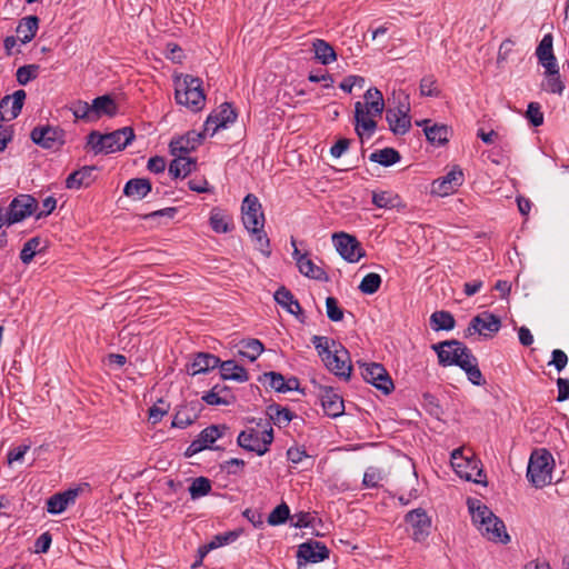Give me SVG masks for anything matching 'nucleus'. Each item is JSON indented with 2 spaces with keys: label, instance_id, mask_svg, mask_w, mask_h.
Returning <instances> with one entry per match:
<instances>
[{
  "label": "nucleus",
  "instance_id": "56",
  "mask_svg": "<svg viewBox=\"0 0 569 569\" xmlns=\"http://www.w3.org/2000/svg\"><path fill=\"white\" fill-rule=\"evenodd\" d=\"M420 94L426 97H437L439 90L437 87V80L433 76H426L420 81Z\"/></svg>",
  "mask_w": 569,
  "mask_h": 569
},
{
  "label": "nucleus",
  "instance_id": "5",
  "mask_svg": "<svg viewBox=\"0 0 569 569\" xmlns=\"http://www.w3.org/2000/svg\"><path fill=\"white\" fill-rule=\"evenodd\" d=\"M38 206L39 203L33 196L18 194L10 201L6 211L0 208V229L20 223L29 217H36Z\"/></svg>",
  "mask_w": 569,
  "mask_h": 569
},
{
  "label": "nucleus",
  "instance_id": "21",
  "mask_svg": "<svg viewBox=\"0 0 569 569\" xmlns=\"http://www.w3.org/2000/svg\"><path fill=\"white\" fill-rule=\"evenodd\" d=\"M298 566L306 563H318L329 558V549L319 541L303 542L299 546Z\"/></svg>",
  "mask_w": 569,
  "mask_h": 569
},
{
  "label": "nucleus",
  "instance_id": "45",
  "mask_svg": "<svg viewBox=\"0 0 569 569\" xmlns=\"http://www.w3.org/2000/svg\"><path fill=\"white\" fill-rule=\"evenodd\" d=\"M400 159V153L393 148H383L370 153L369 156V160L371 162H376L385 167H390L399 162Z\"/></svg>",
  "mask_w": 569,
  "mask_h": 569
},
{
  "label": "nucleus",
  "instance_id": "50",
  "mask_svg": "<svg viewBox=\"0 0 569 569\" xmlns=\"http://www.w3.org/2000/svg\"><path fill=\"white\" fill-rule=\"evenodd\" d=\"M381 282L380 274L370 272L362 278L358 289L365 295H373L379 290Z\"/></svg>",
  "mask_w": 569,
  "mask_h": 569
},
{
  "label": "nucleus",
  "instance_id": "38",
  "mask_svg": "<svg viewBox=\"0 0 569 569\" xmlns=\"http://www.w3.org/2000/svg\"><path fill=\"white\" fill-rule=\"evenodd\" d=\"M312 50L315 58L323 66H328L337 60L333 47L322 39H316L312 42Z\"/></svg>",
  "mask_w": 569,
  "mask_h": 569
},
{
  "label": "nucleus",
  "instance_id": "22",
  "mask_svg": "<svg viewBox=\"0 0 569 569\" xmlns=\"http://www.w3.org/2000/svg\"><path fill=\"white\" fill-rule=\"evenodd\" d=\"M26 96V91L22 89L14 91L11 96H4L0 100V120L11 121L16 119L21 112Z\"/></svg>",
  "mask_w": 569,
  "mask_h": 569
},
{
  "label": "nucleus",
  "instance_id": "48",
  "mask_svg": "<svg viewBox=\"0 0 569 569\" xmlns=\"http://www.w3.org/2000/svg\"><path fill=\"white\" fill-rule=\"evenodd\" d=\"M212 489L211 481L206 477L194 478L189 487V495L192 500H197L210 493Z\"/></svg>",
  "mask_w": 569,
  "mask_h": 569
},
{
  "label": "nucleus",
  "instance_id": "24",
  "mask_svg": "<svg viewBox=\"0 0 569 569\" xmlns=\"http://www.w3.org/2000/svg\"><path fill=\"white\" fill-rule=\"evenodd\" d=\"M320 400L327 416L337 418L343 413V399L333 388H321Z\"/></svg>",
  "mask_w": 569,
  "mask_h": 569
},
{
  "label": "nucleus",
  "instance_id": "26",
  "mask_svg": "<svg viewBox=\"0 0 569 569\" xmlns=\"http://www.w3.org/2000/svg\"><path fill=\"white\" fill-rule=\"evenodd\" d=\"M417 126L423 128L427 140L432 144L442 146L449 139V128L445 124H431V120L425 119L417 121Z\"/></svg>",
  "mask_w": 569,
  "mask_h": 569
},
{
  "label": "nucleus",
  "instance_id": "7",
  "mask_svg": "<svg viewBox=\"0 0 569 569\" xmlns=\"http://www.w3.org/2000/svg\"><path fill=\"white\" fill-rule=\"evenodd\" d=\"M273 441V430L269 428H247L242 430L238 438V445L247 450L263 456L269 451V447Z\"/></svg>",
  "mask_w": 569,
  "mask_h": 569
},
{
  "label": "nucleus",
  "instance_id": "6",
  "mask_svg": "<svg viewBox=\"0 0 569 569\" xmlns=\"http://www.w3.org/2000/svg\"><path fill=\"white\" fill-rule=\"evenodd\" d=\"M552 465L553 458L550 452L545 449L533 451L527 468L528 480L536 488H542L549 485L552 480Z\"/></svg>",
  "mask_w": 569,
  "mask_h": 569
},
{
  "label": "nucleus",
  "instance_id": "23",
  "mask_svg": "<svg viewBox=\"0 0 569 569\" xmlns=\"http://www.w3.org/2000/svg\"><path fill=\"white\" fill-rule=\"evenodd\" d=\"M134 131L130 127L118 129L113 132L104 134L106 153H113L124 149L134 139Z\"/></svg>",
  "mask_w": 569,
  "mask_h": 569
},
{
  "label": "nucleus",
  "instance_id": "60",
  "mask_svg": "<svg viewBox=\"0 0 569 569\" xmlns=\"http://www.w3.org/2000/svg\"><path fill=\"white\" fill-rule=\"evenodd\" d=\"M104 144V134L93 131L88 136V146L94 151V153H106Z\"/></svg>",
  "mask_w": 569,
  "mask_h": 569
},
{
  "label": "nucleus",
  "instance_id": "15",
  "mask_svg": "<svg viewBox=\"0 0 569 569\" xmlns=\"http://www.w3.org/2000/svg\"><path fill=\"white\" fill-rule=\"evenodd\" d=\"M322 361L335 376L345 380L350 379L352 370L350 356L349 351L342 345L331 350V355L327 356Z\"/></svg>",
  "mask_w": 569,
  "mask_h": 569
},
{
  "label": "nucleus",
  "instance_id": "36",
  "mask_svg": "<svg viewBox=\"0 0 569 569\" xmlns=\"http://www.w3.org/2000/svg\"><path fill=\"white\" fill-rule=\"evenodd\" d=\"M209 223L211 229L217 233H227L231 231L232 218L220 208H213L210 211Z\"/></svg>",
  "mask_w": 569,
  "mask_h": 569
},
{
  "label": "nucleus",
  "instance_id": "9",
  "mask_svg": "<svg viewBox=\"0 0 569 569\" xmlns=\"http://www.w3.org/2000/svg\"><path fill=\"white\" fill-rule=\"evenodd\" d=\"M393 99H397V104L387 109L386 120L395 134L402 136L411 127L409 96L400 92L397 97L393 96Z\"/></svg>",
  "mask_w": 569,
  "mask_h": 569
},
{
  "label": "nucleus",
  "instance_id": "61",
  "mask_svg": "<svg viewBox=\"0 0 569 569\" xmlns=\"http://www.w3.org/2000/svg\"><path fill=\"white\" fill-rule=\"evenodd\" d=\"M551 357L552 358L548 363L549 366H553L559 372L566 368L568 363V357L562 350L555 349L551 353Z\"/></svg>",
  "mask_w": 569,
  "mask_h": 569
},
{
  "label": "nucleus",
  "instance_id": "43",
  "mask_svg": "<svg viewBox=\"0 0 569 569\" xmlns=\"http://www.w3.org/2000/svg\"><path fill=\"white\" fill-rule=\"evenodd\" d=\"M372 203L377 208L381 209H393L400 206L401 200L400 197L393 191H373L372 192Z\"/></svg>",
  "mask_w": 569,
  "mask_h": 569
},
{
  "label": "nucleus",
  "instance_id": "57",
  "mask_svg": "<svg viewBox=\"0 0 569 569\" xmlns=\"http://www.w3.org/2000/svg\"><path fill=\"white\" fill-rule=\"evenodd\" d=\"M326 309L327 316L331 321L338 322L343 319V310L339 307L336 298L328 297L326 299Z\"/></svg>",
  "mask_w": 569,
  "mask_h": 569
},
{
  "label": "nucleus",
  "instance_id": "40",
  "mask_svg": "<svg viewBox=\"0 0 569 569\" xmlns=\"http://www.w3.org/2000/svg\"><path fill=\"white\" fill-rule=\"evenodd\" d=\"M267 415L270 420L278 426L279 428L287 427L291 420L293 419V412L284 407L279 405H271L267 408Z\"/></svg>",
  "mask_w": 569,
  "mask_h": 569
},
{
  "label": "nucleus",
  "instance_id": "25",
  "mask_svg": "<svg viewBox=\"0 0 569 569\" xmlns=\"http://www.w3.org/2000/svg\"><path fill=\"white\" fill-rule=\"evenodd\" d=\"M79 492V488H73L51 496L47 500V511L51 515L62 513L71 503L74 502Z\"/></svg>",
  "mask_w": 569,
  "mask_h": 569
},
{
  "label": "nucleus",
  "instance_id": "59",
  "mask_svg": "<svg viewBox=\"0 0 569 569\" xmlns=\"http://www.w3.org/2000/svg\"><path fill=\"white\" fill-rule=\"evenodd\" d=\"M526 114L533 127H539L543 123V113L538 102H530Z\"/></svg>",
  "mask_w": 569,
  "mask_h": 569
},
{
  "label": "nucleus",
  "instance_id": "58",
  "mask_svg": "<svg viewBox=\"0 0 569 569\" xmlns=\"http://www.w3.org/2000/svg\"><path fill=\"white\" fill-rule=\"evenodd\" d=\"M381 481H382V473H381L380 469L375 468V467H369L366 470V472L363 475L362 483L367 488H376L380 485Z\"/></svg>",
  "mask_w": 569,
  "mask_h": 569
},
{
  "label": "nucleus",
  "instance_id": "13",
  "mask_svg": "<svg viewBox=\"0 0 569 569\" xmlns=\"http://www.w3.org/2000/svg\"><path fill=\"white\" fill-rule=\"evenodd\" d=\"M227 427L223 425H211L204 428L186 449L184 456L190 458L194 455L211 449L212 445L224 436Z\"/></svg>",
  "mask_w": 569,
  "mask_h": 569
},
{
  "label": "nucleus",
  "instance_id": "41",
  "mask_svg": "<svg viewBox=\"0 0 569 569\" xmlns=\"http://www.w3.org/2000/svg\"><path fill=\"white\" fill-rule=\"evenodd\" d=\"M93 116L100 118L102 116L113 117L117 113V104L109 96H101L92 100Z\"/></svg>",
  "mask_w": 569,
  "mask_h": 569
},
{
  "label": "nucleus",
  "instance_id": "20",
  "mask_svg": "<svg viewBox=\"0 0 569 569\" xmlns=\"http://www.w3.org/2000/svg\"><path fill=\"white\" fill-rule=\"evenodd\" d=\"M204 132L190 130L170 141L169 148L172 156H187L194 151L203 141Z\"/></svg>",
  "mask_w": 569,
  "mask_h": 569
},
{
  "label": "nucleus",
  "instance_id": "55",
  "mask_svg": "<svg viewBox=\"0 0 569 569\" xmlns=\"http://www.w3.org/2000/svg\"><path fill=\"white\" fill-rule=\"evenodd\" d=\"M70 110L77 119H91L93 116L92 103L86 101H76L71 104Z\"/></svg>",
  "mask_w": 569,
  "mask_h": 569
},
{
  "label": "nucleus",
  "instance_id": "63",
  "mask_svg": "<svg viewBox=\"0 0 569 569\" xmlns=\"http://www.w3.org/2000/svg\"><path fill=\"white\" fill-rule=\"evenodd\" d=\"M52 538L49 532L41 533L34 542L36 552L46 553L49 550Z\"/></svg>",
  "mask_w": 569,
  "mask_h": 569
},
{
  "label": "nucleus",
  "instance_id": "12",
  "mask_svg": "<svg viewBox=\"0 0 569 569\" xmlns=\"http://www.w3.org/2000/svg\"><path fill=\"white\" fill-rule=\"evenodd\" d=\"M332 242L338 253L348 262H358L366 254L357 238L346 232L333 233Z\"/></svg>",
  "mask_w": 569,
  "mask_h": 569
},
{
  "label": "nucleus",
  "instance_id": "51",
  "mask_svg": "<svg viewBox=\"0 0 569 569\" xmlns=\"http://www.w3.org/2000/svg\"><path fill=\"white\" fill-rule=\"evenodd\" d=\"M247 230L251 234V238L254 242L256 248L261 253H263L266 257H269L270 256V250H269L270 242H269V238H268L267 233L263 231V227L256 228L254 230L253 229H247Z\"/></svg>",
  "mask_w": 569,
  "mask_h": 569
},
{
  "label": "nucleus",
  "instance_id": "54",
  "mask_svg": "<svg viewBox=\"0 0 569 569\" xmlns=\"http://www.w3.org/2000/svg\"><path fill=\"white\" fill-rule=\"evenodd\" d=\"M39 66L37 64H27L18 68L17 70V81L21 86H26L31 80L36 79L38 76Z\"/></svg>",
  "mask_w": 569,
  "mask_h": 569
},
{
  "label": "nucleus",
  "instance_id": "52",
  "mask_svg": "<svg viewBox=\"0 0 569 569\" xmlns=\"http://www.w3.org/2000/svg\"><path fill=\"white\" fill-rule=\"evenodd\" d=\"M40 243V238L33 237L23 244L20 251V259L24 264H29L33 260Z\"/></svg>",
  "mask_w": 569,
  "mask_h": 569
},
{
  "label": "nucleus",
  "instance_id": "16",
  "mask_svg": "<svg viewBox=\"0 0 569 569\" xmlns=\"http://www.w3.org/2000/svg\"><path fill=\"white\" fill-rule=\"evenodd\" d=\"M236 119V111L230 103L224 102L208 116L203 124V132L212 137L219 129L233 123Z\"/></svg>",
  "mask_w": 569,
  "mask_h": 569
},
{
  "label": "nucleus",
  "instance_id": "18",
  "mask_svg": "<svg viewBox=\"0 0 569 569\" xmlns=\"http://www.w3.org/2000/svg\"><path fill=\"white\" fill-rule=\"evenodd\" d=\"M406 522L409 525L411 538L416 542H423L431 528V519L422 508H417L406 515Z\"/></svg>",
  "mask_w": 569,
  "mask_h": 569
},
{
  "label": "nucleus",
  "instance_id": "39",
  "mask_svg": "<svg viewBox=\"0 0 569 569\" xmlns=\"http://www.w3.org/2000/svg\"><path fill=\"white\" fill-rule=\"evenodd\" d=\"M274 300L278 305H280L286 311H288L291 315H298L301 311V307L298 300L284 287L279 288L274 292Z\"/></svg>",
  "mask_w": 569,
  "mask_h": 569
},
{
  "label": "nucleus",
  "instance_id": "33",
  "mask_svg": "<svg viewBox=\"0 0 569 569\" xmlns=\"http://www.w3.org/2000/svg\"><path fill=\"white\" fill-rule=\"evenodd\" d=\"M220 368V373L222 379L224 380H234L238 382H246L249 379V375L247 370L237 365L233 360H227L219 363L218 366Z\"/></svg>",
  "mask_w": 569,
  "mask_h": 569
},
{
  "label": "nucleus",
  "instance_id": "27",
  "mask_svg": "<svg viewBox=\"0 0 569 569\" xmlns=\"http://www.w3.org/2000/svg\"><path fill=\"white\" fill-rule=\"evenodd\" d=\"M536 56L539 63L545 68H555L558 66L556 56L553 53V38L551 33H547L542 37L536 49Z\"/></svg>",
  "mask_w": 569,
  "mask_h": 569
},
{
  "label": "nucleus",
  "instance_id": "31",
  "mask_svg": "<svg viewBox=\"0 0 569 569\" xmlns=\"http://www.w3.org/2000/svg\"><path fill=\"white\" fill-rule=\"evenodd\" d=\"M151 191V183L144 178H134L127 181L123 193L132 200H142Z\"/></svg>",
  "mask_w": 569,
  "mask_h": 569
},
{
  "label": "nucleus",
  "instance_id": "49",
  "mask_svg": "<svg viewBox=\"0 0 569 569\" xmlns=\"http://www.w3.org/2000/svg\"><path fill=\"white\" fill-rule=\"evenodd\" d=\"M312 343L321 360H325L327 356L331 355V350L341 346V343L322 336H313Z\"/></svg>",
  "mask_w": 569,
  "mask_h": 569
},
{
  "label": "nucleus",
  "instance_id": "3",
  "mask_svg": "<svg viewBox=\"0 0 569 569\" xmlns=\"http://www.w3.org/2000/svg\"><path fill=\"white\" fill-rule=\"evenodd\" d=\"M174 98L178 104L192 112H198L206 104V96L202 89V80L190 76L179 74L173 78Z\"/></svg>",
  "mask_w": 569,
  "mask_h": 569
},
{
  "label": "nucleus",
  "instance_id": "42",
  "mask_svg": "<svg viewBox=\"0 0 569 569\" xmlns=\"http://www.w3.org/2000/svg\"><path fill=\"white\" fill-rule=\"evenodd\" d=\"M239 535L236 531H228L214 536L207 545L199 548L200 559H202L209 551L236 541Z\"/></svg>",
  "mask_w": 569,
  "mask_h": 569
},
{
  "label": "nucleus",
  "instance_id": "28",
  "mask_svg": "<svg viewBox=\"0 0 569 569\" xmlns=\"http://www.w3.org/2000/svg\"><path fill=\"white\" fill-rule=\"evenodd\" d=\"M220 363V359L211 353L200 352L198 353L192 362L188 366V372L191 376L206 373L209 370L217 368Z\"/></svg>",
  "mask_w": 569,
  "mask_h": 569
},
{
  "label": "nucleus",
  "instance_id": "32",
  "mask_svg": "<svg viewBox=\"0 0 569 569\" xmlns=\"http://www.w3.org/2000/svg\"><path fill=\"white\" fill-rule=\"evenodd\" d=\"M202 400L209 406H228L234 400V397L227 387L214 386L202 396Z\"/></svg>",
  "mask_w": 569,
  "mask_h": 569
},
{
  "label": "nucleus",
  "instance_id": "1",
  "mask_svg": "<svg viewBox=\"0 0 569 569\" xmlns=\"http://www.w3.org/2000/svg\"><path fill=\"white\" fill-rule=\"evenodd\" d=\"M437 352L439 365L443 367L458 366L468 380L475 386H482L486 380L479 369L478 360L471 350L458 340H447L432 346Z\"/></svg>",
  "mask_w": 569,
  "mask_h": 569
},
{
  "label": "nucleus",
  "instance_id": "11",
  "mask_svg": "<svg viewBox=\"0 0 569 569\" xmlns=\"http://www.w3.org/2000/svg\"><path fill=\"white\" fill-rule=\"evenodd\" d=\"M501 328V320L496 315L485 311L473 317L465 331L466 337L476 333L485 337H493Z\"/></svg>",
  "mask_w": 569,
  "mask_h": 569
},
{
  "label": "nucleus",
  "instance_id": "30",
  "mask_svg": "<svg viewBox=\"0 0 569 569\" xmlns=\"http://www.w3.org/2000/svg\"><path fill=\"white\" fill-rule=\"evenodd\" d=\"M169 164V173L173 179L186 178L196 170L197 160L187 156H173Z\"/></svg>",
  "mask_w": 569,
  "mask_h": 569
},
{
  "label": "nucleus",
  "instance_id": "8",
  "mask_svg": "<svg viewBox=\"0 0 569 569\" xmlns=\"http://www.w3.org/2000/svg\"><path fill=\"white\" fill-rule=\"evenodd\" d=\"M451 466L461 479L472 481L478 485H486V476L481 468L480 460L472 456H463L462 449H456L452 451Z\"/></svg>",
  "mask_w": 569,
  "mask_h": 569
},
{
  "label": "nucleus",
  "instance_id": "37",
  "mask_svg": "<svg viewBox=\"0 0 569 569\" xmlns=\"http://www.w3.org/2000/svg\"><path fill=\"white\" fill-rule=\"evenodd\" d=\"M39 28V19L36 16H27L19 22L17 27V34L22 43L30 42L37 33Z\"/></svg>",
  "mask_w": 569,
  "mask_h": 569
},
{
  "label": "nucleus",
  "instance_id": "44",
  "mask_svg": "<svg viewBox=\"0 0 569 569\" xmlns=\"http://www.w3.org/2000/svg\"><path fill=\"white\" fill-rule=\"evenodd\" d=\"M263 350L264 348L260 340L248 339L241 341L238 353L239 356L248 359L250 362H253L262 353Z\"/></svg>",
  "mask_w": 569,
  "mask_h": 569
},
{
  "label": "nucleus",
  "instance_id": "53",
  "mask_svg": "<svg viewBox=\"0 0 569 569\" xmlns=\"http://www.w3.org/2000/svg\"><path fill=\"white\" fill-rule=\"evenodd\" d=\"M290 516V509L286 503L277 506L268 516V523L278 526L284 523Z\"/></svg>",
  "mask_w": 569,
  "mask_h": 569
},
{
  "label": "nucleus",
  "instance_id": "64",
  "mask_svg": "<svg viewBox=\"0 0 569 569\" xmlns=\"http://www.w3.org/2000/svg\"><path fill=\"white\" fill-rule=\"evenodd\" d=\"M557 387H558L557 401L561 402V401L569 400V379L558 378Z\"/></svg>",
  "mask_w": 569,
  "mask_h": 569
},
{
  "label": "nucleus",
  "instance_id": "10",
  "mask_svg": "<svg viewBox=\"0 0 569 569\" xmlns=\"http://www.w3.org/2000/svg\"><path fill=\"white\" fill-rule=\"evenodd\" d=\"M30 138L33 143L48 150H59L64 144V131L53 126L33 128Z\"/></svg>",
  "mask_w": 569,
  "mask_h": 569
},
{
  "label": "nucleus",
  "instance_id": "14",
  "mask_svg": "<svg viewBox=\"0 0 569 569\" xmlns=\"http://www.w3.org/2000/svg\"><path fill=\"white\" fill-rule=\"evenodd\" d=\"M361 376L368 383L389 395L393 390V382L387 370L379 363H363L361 366Z\"/></svg>",
  "mask_w": 569,
  "mask_h": 569
},
{
  "label": "nucleus",
  "instance_id": "46",
  "mask_svg": "<svg viewBox=\"0 0 569 569\" xmlns=\"http://www.w3.org/2000/svg\"><path fill=\"white\" fill-rule=\"evenodd\" d=\"M430 325L435 331L452 330L456 326L453 316L448 311H436L430 317Z\"/></svg>",
  "mask_w": 569,
  "mask_h": 569
},
{
  "label": "nucleus",
  "instance_id": "29",
  "mask_svg": "<svg viewBox=\"0 0 569 569\" xmlns=\"http://www.w3.org/2000/svg\"><path fill=\"white\" fill-rule=\"evenodd\" d=\"M96 167L84 166L68 176L66 188L79 190L82 187H89L93 182V171Z\"/></svg>",
  "mask_w": 569,
  "mask_h": 569
},
{
  "label": "nucleus",
  "instance_id": "17",
  "mask_svg": "<svg viewBox=\"0 0 569 569\" xmlns=\"http://www.w3.org/2000/svg\"><path fill=\"white\" fill-rule=\"evenodd\" d=\"M242 222L246 229H256L264 226V214L259 199L249 193L241 204Z\"/></svg>",
  "mask_w": 569,
  "mask_h": 569
},
{
  "label": "nucleus",
  "instance_id": "34",
  "mask_svg": "<svg viewBox=\"0 0 569 569\" xmlns=\"http://www.w3.org/2000/svg\"><path fill=\"white\" fill-rule=\"evenodd\" d=\"M263 381L268 382L270 388L277 392L291 391L298 387V380L296 378L286 380L281 373L274 371L266 372L263 375Z\"/></svg>",
  "mask_w": 569,
  "mask_h": 569
},
{
  "label": "nucleus",
  "instance_id": "47",
  "mask_svg": "<svg viewBox=\"0 0 569 569\" xmlns=\"http://www.w3.org/2000/svg\"><path fill=\"white\" fill-rule=\"evenodd\" d=\"M300 273L303 276L315 279V280H326L327 273L326 271L317 266L309 257L302 258L299 261V266H297Z\"/></svg>",
  "mask_w": 569,
  "mask_h": 569
},
{
  "label": "nucleus",
  "instance_id": "2",
  "mask_svg": "<svg viewBox=\"0 0 569 569\" xmlns=\"http://www.w3.org/2000/svg\"><path fill=\"white\" fill-rule=\"evenodd\" d=\"M385 109L382 93L377 88H369L363 94V101L355 103V126L357 134L370 138L377 128L376 117L381 116Z\"/></svg>",
  "mask_w": 569,
  "mask_h": 569
},
{
  "label": "nucleus",
  "instance_id": "4",
  "mask_svg": "<svg viewBox=\"0 0 569 569\" xmlns=\"http://www.w3.org/2000/svg\"><path fill=\"white\" fill-rule=\"evenodd\" d=\"M472 522L488 540L507 543L510 540L506 526L487 506L478 502L469 505Z\"/></svg>",
  "mask_w": 569,
  "mask_h": 569
},
{
  "label": "nucleus",
  "instance_id": "35",
  "mask_svg": "<svg viewBox=\"0 0 569 569\" xmlns=\"http://www.w3.org/2000/svg\"><path fill=\"white\" fill-rule=\"evenodd\" d=\"M541 89L555 94H562L565 83L561 80L559 67L545 69V79L541 83Z\"/></svg>",
  "mask_w": 569,
  "mask_h": 569
},
{
  "label": "nucleus",
  "instance_id": "19",
  "mask_svg": "<svg viewBox=\"0 0 569 569\" xmlns=\"http://www.w3.org/2000/svg\"><path fill=\"white\" fill-rule=\"evenodd\" d=\"M463 181L465 176L462 170L458 166H455L446 176L436 179L431 183V193L439 197L449 196L453 193Z\"/></svg>",
  "mask_w": 569,
  "mask_h": 569
},
{
  "label": "nucleus",
  "instance_id": "62",
  "mask_svg": "<svg viewBox=\"0 0 569 569\" xmlns=\"http://www.w3.org/2000/svg\"><path fill=\"white\" fill-rule=\"evenodd\" d=\"M56 207H57L56 198L52 196L47 197L42 201V209L39 212L36 211V219L39 220V219H42V218L49 216L56 209Z\"/></svg>",
  "mask_w": 569,
  "mask_h": 569
}]
</instances>
